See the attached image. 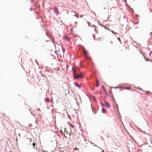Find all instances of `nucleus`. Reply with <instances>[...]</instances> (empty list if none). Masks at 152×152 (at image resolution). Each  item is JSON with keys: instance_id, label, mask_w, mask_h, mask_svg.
<instances>
[{"instance_id": "nucleus-1", "label": "nucleus", "mask_w": 152, "mask_h": 152, "mask_svg": "<svg viewBox=\"0 0 152 152\" xmlns=\"http://www.w3.org/2000/svg\"><path fill=\"white\" fill-rule=\"evenodd\" d=\"M72 69L73 70L74 77L75 79H77L79 78H81L83 77L84 75L81 72L80 73V75H78L77 74H76L75 73V69L73 68H72Z\"/></svg>"}, {"instance_id": "nucleus-2", "label": "nucleus", "mask_w": 152, "mask_h": 152, "mask_svg": "<svg viewBox=\"0 0 152 152\" xmlns=\"http://www.w3.org/2000/svg\"><path fill=\"white\" fill-rule=\"evenodd\" d=\"M61 131L62 133H64V136L65 137H66V135L68 134V132H67V131L66 130V128L64 129V133H63V131L62 130H61Z\"/></svg>"}, {"instance_id": "nucleus-3", "label": "nucleus", "mask_w": 152, "mask_h": 152, "mask_svg": "<svg viewBox=\"0 0 152 152\" xmlns=\"http://www.w3.org/2000/svg\"><path fill=\"white\" fill-rule=\"evenodd\" d=\"M105 104L107 108H110V104L107 102H105Z\"/></svg>"}, {"instance_id": "nucleus-4", "label": "nucleus", "mask_w": 152, "mask_h": 152, "mask_svg": "<svg viewBox=\"0 0 152 152\" xmlns=\"http://www.w3.org/2000/svg\"><path fill=\"white\" fill-rule=\"evenodd\" d=\"M64 38L66 40H69V39L68 38L67 35H65L64 37Z\"/></svg>"}, {"instance_id": "nucleus-5", "label": "nucleus", "mask_w": 152, "mask_h": 152, "mask_svg": "<svg viewBox=\"0 0 152 152\" xmlns=\"http://www.w3.org/2000/svg\"><path fill=\"white\" fill-rule=\"evenodd\" d=\"M75 86H77L79 88H80L81 87V86L78 85L77 83H75Z\"/></svg>"}, {"instance_id": "nucleus-6", "label": "nucleus", "mask_w": 152, "mask_h": 152, "mask_svg": "<svg viewBox=\"0 0 152 152\" xmlns=\"http://www.w3.org/2000/svg\"><path fill=\"white\" fill-rule=\"evenodd\" d=\"M45 100L46 102H49L50 101V100L48 98H46L45 99Z\"/></svg>"}, {"instance_id": "nucleus-7", "label": "nucleus", "mask_w": 152, "mask_h": 152, "mask_svg": "<svg viewBox=\"0 0 152 152\" xmlns=\"http://www.w3.org/2000/svg\"><path fill=\"white\" fill-rule=\"evenodd\" d=\"M84 53L85 55L86 56H87L88 52H86L85 49L84 50Z\"/></svg>"}, {"instance_id": "nucleus-8", "label": "nucleus", "mask_w": 152, "mask_h": 152, "mask_svg": "<svg viewBox=\"0 0 152 152\" xmlns=\"http://www.w3.org/2000/svg\"><path fill=\"white\" fill-rule=\"evenodd\" d=\"M102 112L103 113H105L106 112V110L104 108L102 109Z\"/></svg>"}, {"instance_id": "nucleus-9", "label": "nucleus", "mask_w": 152, "mask_h": 152, "mask_svg": "<svg viewBox=\"0 0 152 152\" xmlns=\"http://www.w3.org/2000/svg\"><path fill=\"white\" fill-rule=\"evenodd\" d=\"M144 59L146 61H149V60L148 59V58L145 56Z\"/></svg>"}, {"instance_id": "nucleus-10", "label": "nucleus", "mask_w": 152, "mask_h": 152, "mask_svg": "<svg viewBox=\"0 0 152 152\" xmlns=\"http://www.w3.org/2000/svg\"><path fill=\"white\" fill-rule=\"evenodd\" d=\"M96 82L97 85L96 86V87H98L99 86V82H98V80L97 79L96 80Z\"/></svg>"}, {"instance_id": "nucleus-11", "label": "nucleus", "mask_w": 152, "mask_h": 152, "mask_svg": "<svg viewBox=\"0 0 152 152\" xmlns=\"http://www.w3.org/2000/svg\"><path fill=\"white\" fill-rule=\"evenodd\" d=\"M36 145H37V144L36 143H33L32 144V145H33V146H34V147Z\"/></svg>"}, {"instance_id": "nucleus-12", "label": "nucleus", "mask_w": 152, "mask_h": 152, "mask_svg": "<svg viewBox=\"0 0 152 152\" xmlns=\"http://www.w3.org/2000/svg\"><path fill=\"white\" fill-rule=\"evenodd\" d=\"M119 40V41L121 43V40L119 37H118L117 38Z\"/></svg>"}, {"instance_id": "nucleus-13", "label": "nucleus", "mask_w": 152, "mask_h": 152, "mask_svg": "<svg viewBox=\"0 0 152 152\" xmlns=\"http://www.w3.org/2000/svg\"><path fill=\"white\" fill-rule=\"evenodd\" d=\"M131 88L130 87H127L126 88H125V89H126L127 90H129Z\"/></svg>"}, {"instance_id": "nucleus-14", "label": "nucleus", "mask_w": 152, "mask_h": 152, "mask_svg": "<svg viewBox=\"0 0 152 152\" xmlns=\"http://www.w3.org/2000/svg\"><path fill=\"white\" fill-rule=\"evenodd\" d=\"M69 125L71 126L72 128H74V126L73 125H72V124H69Z\"/></svg>"}, {"instance_id": "nucleus-15", "label": "nucleus", "mask_w": 152, "mask_h": 152, "mask_svg": "<svg viewBox=\"0 0 152 152\" xmlns=\"http://www.w3.org/2000/svg\"><path fill=\"white\" fill-rule=\"evenodd\" d=\"M75 150H79V149H77V148L76 147L74 149V151H75Z\"/></svg>"}, {"instance_id": "nucleus-16", "label": "nucleus", "mask_w": 152, "mask_h": 152, "mask_svg": "<svg viewBox=\"0 0 152 152\" xmlns=\"http://www.w3.org/2000/svg\"><path fill=\"white\" fill-rule=\"evenodd\" d=\"M112 33H115V34H116V33H115L114 32V31H112Z\"/></svg>"}, {"instance_id": "nucleus-17", "label": "nucleus", "mask_w": 152, "mask_h": 152, "mask_svg": "<svg viewBox=\"0 0 152 152\" xmlns=\"http://www.w3.org/2000/svg\"><path fill=\"white\" fill-rule=\"evenodd\" d=\"M83 15H81L80 16V17L82 18L83 17Z\"/></svg>"}, {"instance_id": "nucleus-18", "label": "nucleus", "mask_w": 152, "mask_h": 152, "mask_svg": "<svg viewBox=\"0 0 152 152\" xmlns=\"http://www.w3.org/2000/svg\"><path fill=\"white\" fill-rule=\"evenodd\" d=\"M94 28H95V31L96 30V27L95 26H94Z\"/></svg>"}, {"instance_id": "nucleus-19", "label": "nucleus", "mask_w": 152, "mask_h": 152, "mask_svg": "<svg viewBox=\"0 0 152 152\" xmlns=\"http://www.w3.org/2000/svg\"><path fill=\"white\" fill-rule=\"evenodd\" d=\"M152 53V51H151L150 53V56H151V54Z\"/></svg>"}, {"instance_id": "nucleus-20", "label": "nucleus", "mask_w": 152, "mask_h": 152, "mask_svg": "<svg viewBox=\"0 0 152 152\" xmlns=\"http://www.w3.org/2000/svg\"><path fill=\"white\" fill-rule=\"evenodd\" d=\"M116 108L118 109V106L117 104H116Z\"/></svg>"}, {"instance_id": "nucleus-21", "label": "nucleus", "mask_w": 152, "mask_h": 152, "mask_svg": "<svg viewBox=\"0 0 152 152\" xmlns=\"http://www.w3.org/2000/svg\"><path fill=\"white\" fill-rule=\"evenodd\" d=\"M94 39H95V36L94 35Z\"/></svg>"}, {"instance_id": "nucleus-22", "label": "nucleus", "mask_w": 152, "mask_h": 152, "mask_svg": "<svg viewBox=\"0 0 152 152\" xmlns=\"http://www.w3.org/2000/svg\"><path fill=\"white\" fill-rule=\"evenodd\" d=\"M102 152H104V151H102Z\"/></svg>"}, {"instance_id": "nucleus-23", "label": "nucleus", "mask_w": 152, "mask_h": 152, "mask_svg": "<svg viewBox=\"0 0 152 152\" xmlns=\"http://www.w3.org/2000/svg\"><path fill=\"white\" fill-rule=\"evenodd\" d=\"M99 40H100V38H99Z\"/></svg>"}]
</instances>
